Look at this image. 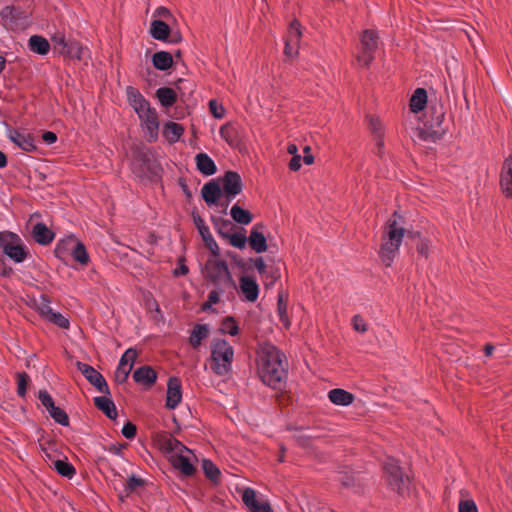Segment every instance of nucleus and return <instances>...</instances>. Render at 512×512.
Returning <instances> with one entry per match:
<instances>
[{"label": "nucleus", "instance_id": "obj_1", "mask_svg": "<svg viewBox=\"0 0 512 512\" xmlns=\"http://www.w3.org/2000/svg\"><path fill=\"white\" fill-rule=\"evenodd\" d=\"M257 372L266 386L280 390L284 387L288 371L286 356L274 345L264 343L257 350Z\"/></svg>", "mask_w": 512, "mask_h": 512}, {"label": "nucleus", "instance_id": "obj_2", "mask_svg": "<svg viewBox=\"0 0 512 512\" xmlns=\"http://www.w3.org/2000/svg\"><path fill=\"white\" fill-rule=\"evenodd\" d=\"M406 230L403 226V219L395 212L393 218L389 219L382 236L380 257L385 266L392 265L399 255V249L403 242Z\"/></svg>", "mask_w": 512, "mask_h": 512}, {"label": "nucleus", "instance_id": "obj_3", "mask_svg": "<svg viewBox=\"0 0 512 512\" xmlns=\"http://www.w3.org/2000/svg\"><path fill=\"white\" fill-rule=\"evenodd\" d=\"M160 447L171 465L185 476H192L195 472L193 452L183 443L171 435L163 437Z\"/></svg>", "mask_w": 512, "mask_h": 512}, {"label": "nucleus", "instance_id": "obj_4", "mask_svg": "<svg viewBox=\"0 0 512 512\" xmlns=\"http://www.w3.org/2000/svg\"><path fill=\"white\" fill-rule=\"evenodd\" d=\"M210 367L218 376H227L232 371L234 348L225 339L215 338L210 343Z\"/></svg>", "mask_w": 512, "mask_h": 512}, {"label": "nucleus", "instance_id": "obj_5", "mask_svg": "<svg viewBox=\"0 0 512 512\" xmlns=\"http://www.w3.org/2000/svg\"><path fill=\"white\" fill-rule=\"evenodd\" d=\"M0 252L15 264L23 263L29 257V250L22 238L14 232H0Z\"/></svg>", "mask_w": 512, "mask_h": 512}, {"label": "nucleus", "instance_id": "obj_6", "mask_svg": "<svg viewBox=\"0 0 512 512\" xmlns=\"http://www.w3.org/2000/svg\"><path fill=\"white\" fill-rule=\"evenodd\" d=\"M204 274L206 279L212 283L214 287L229 288L235 286L228 263L223 259H208L205 264Z\"/></svg>", "mask_w": 512, "mask_h": 512}, {"label": "nucleus", "instance_id": "obj_7", "mask_svg": "<svg viewBox=\"0 0 512 512\" xmlns=\"http://www.w3.org/2000/svg\"><path fill=\"white\" fill-rule=\"evenodd\" d=\"M55 254L60 259L70 254L72 258L82 266L87 265L90 260V256L84 244L72 235L61 239L56 244Z\"/></svg>", "mask_w": 512, "mask_h": 512}, {"label": "nucleus", "instance_id": "obj_8", "mask_svg": "<svg viewBox=\"0 0 512 512\" xmlns=\"http://www.w3.org/2000/svg\"><path fill=\"white\" fill-rule=\"evenodd\" d=\"M389 487L400 495L409 492L410 478L404 474L397 460L388 457L383 466Z\"/></svg>", "mask_w": 512, "mask_h": 512}, {"label": "nucleus", "instance_id": "obj_9", "mask_svg": "<svg viewBox=\"0 0 512 512\" xmlns=\"http://www.w3.org/2000/svg\"><path fill=\"white\" fill-rule=\"evenodd\" d=\"M379 36L374 30H365L360 39V49L357 55L358 63L368 67L374 60V54L378 48Z\"/></svg>", "mask_w": 512, "mask_h": 512}, {"label": "nucleus", "instance_id": "obj_10", "mask_svg": "<svg viewBox=\"0 0 512 512\" xmlns=\"http://www.w3.org/2000/svg\"><path fill=\"white\" fill-rule=\"evenodd\" d=\"M243 190V183L240 175L234 171H228L223 177V193L225 201L221 203L222 212L226 213L229 204Z\"/></svg>", "mask_w": 512, "mask_h": 512}, {"label": "nucleus", "instance_id": "obj_11", "mask_svg": "<svg viewBox=\"0 0 512 512\" xmlns=\"http://www.w3.org/2000/svg\"><path fill=\"white\" fill-rule=\"evenodd\" d=\"M78 370L86 378V380L93 385L100 393L109 394V386L100 372L89 364L77 362Z\"/></svg>", "mask_w": 512, "mask_h": 512}, {"label": "nucleus", "instance_id": "obj_12", "mask_svg": "<svg viewBox=\"0 0 512 512\" xmlns=\"http://www.w3.org/2000/svg\"><path fill=\"white\" fill-rule=\"evenodd\" d=\"M126 96L129 104L138 115V118L148 114L155 108H153L149 101L141 94V92L132 86L126 88Z\"/></svg>", "mask_w": 512, "mask_h": 512}, {"label": "nucleus", "instance_id": "obj_13", "mask_svg": "<svg viewBox=\"0 0 512 512\" xmlns=\"http://www.w3.org/2000/svg\"><path fill=\"white\" fill-rule=\"evenodd\" d=\"M242 501L251 512H272L269 502L259 497L256 490L251 487L244 488Z\"/></svg>", "mask_w": 512, "mask_h": 512}, {"label": "nucleus", "instance_id": "obj_14", "mask_svg": "<svg viewBox=\"0 0 512 512\" xmlns=\"http://www.w3.org/2000/svg\"><path fill=\"white\" fill-rule=\"evenodd\" d=\"M7 136L12 143L25 152H33L36 150L34 137L29 133L17 129H9Z\"/></svg>", "mask_w": 512, "mask_h": 512}, {"label": "nucleus", "instance_id": "obj_15", "mask_svg": "<svg viewBox=\"0 0 512 512\" xmlns=\"http://www.w3.org/2000/svg\"><path fill=\"white\" fill-rule=\"evenodd\" d=\"M143 132L148 136L149 141L158 138L159 120L156 109L139 118Z\"/></svg>", "mask_w": 512, "mask_h": 512}, {"label": "nucleus", "instance_id": "obj_16", "mask_svg": "<svg viewBox=\"0 0 512 512\" xmlns=\"http://www.w3.org/2000/svg\"><path fill=\"white\" fill-rule=\"evenodd\" d=\"M239 289L246 301L255 302L258 299L259 285L253 276H241L239 279Z\"/></svg>", "mask_w": 512, "mask_h": 512}, {"label": "nucleus", "instance_id": "obj_17", "mask_svg": "<svg viewBox=\"0 0 512 512\" xmlns=\"http://www.w3.org/2000/svg\"><path fill=\"white\" fill-rule=\"evenodd\" d=\"M181 400V382L177 377H170L167 382L166 407L168 409H175Z\"/></svg>", "mask_w": 512, "mask_h": 512}, {"label": "nucleus", "instance_id": "obj_18", "mask_svg": "<svg viewBox=\"0 0 512 512\" xmlns=\"http://www.w3.org/2000/svg\"><path fill=\"white\" fill-rule=\"evenodd\" d=\"M500 186L506 197H512V155L508 157L502 166Z\"/></svg>", "mask_w": 512, "mask_h": 512}, {"label": "nucleus", "instance_id": "obj_19", "mask_svg": "<svg viewBox=\"0 0 512 512\" xmlns=\"http://www.w3.org/2000/svg\"><path fill=\"white\" fill-rule=\"evenodd\" d=\"M201 195L207 205H215L222 195V189L214 180L209 181L201 188Z\"/></svg>", "mask_w": 512, "mask_h": 512}, {"label": "nucleus", "instance_id": "obj_20", "mask_svg": "<svg viewBox=\"0 0 512 512\" xmlns=\"http://www.w3.org/2000/svg\"><path fill=\"white\" fill-rule=\"evenodd\" d=\"M133 379L140 385L150 387L156 382L157 374L152 367L141 366L134 371Z\"/></svg>", "mask_w": 512, "mask_h": 512}, {"label": "nucleus", "instance_id": "obj_21", "mask_svg": "<svg viewBox=\"0 0 512 512\" xmlns=\"http://www.w3.org/2000/svg\"><path fill=\"white\" fill-rule=\"evenodd\" d=\"M259 228H262V226L257 224L251 229L248 242L251 249L256 253H263L267 250V241Z\"/></svg>", "mask_w": 512, "mask_h": 512}, {"label": "nucleus", "instance_id": "obj_22", "mask_svg": "<svg viewBox=\"0 0 512 512\" xmlns=\"http://www.w3.org/2000/svg\"><path fill=\"white\" fill-rule=\"evenodd\" d=\"M197 170L205 176L214 175L217 171L214 160L206 153H198L195 157Z\"/></svg>", "mask_w": 512, "mask_h": 512}, {"label": "nucleus", "instance_id": "obj_23", "mask_svg": "<svg viewBox=\"0 0 512 512\" xmlns=\"http://www.w3.org/2000/svg\"><path fill=\"white\" fill-rule=\"evenodd\" d=\"M28 49L38 55H47L50 51L48 40L41 35H32L28 39Z\"/></svg>", "mask_w": 512, "mask_h": 512}, {"label": "nucleus", "instance_id": "obj_24", "mask_svg": "<svg viewBox=\"0 0 512 512\" xmlns=\"http://www.w3.org/2000/svg\"><path fill=\"white\" fill-rule=\"evenodd\" d=\"M94 405L101 410L109 419H116L118 413L115 403L110 397L98 396L94 398Z\"/></svg>", "mask_w": 512, "mask_h": 512}, {"label": "nucleus", "instance_id": "obj_25", "mask_svg": "<svg viewBox=\"0 0 512 512\" xmlns=\"http://www.w3.org/2000/svg\"><path fill=\"white\" fill-rule=\"evenodd\" d=\"M328 399L335 405L348 406L352 404L354 395L344 389L335 388L328 392Z\"/></svg>", "mask_w": 512, "mask_h": 512}, {"label": "nucleus", "instance_id": "obj_26", "mask_svg": "<svg viewBox=\"0 0 512 512\" xmlns=\"http://www.w3.org/2000/svg\"><path fill=\"white\" fill-rule=\"evenodd\" d=\"M32 234L34 240L41 245H47L54 239V233L44 223L34 225Z\"/></svg>", "mask_w": 512, "mask_h": 512}, {"label": "nucleus", "instance_id": "obj_27", "mask_svg": "<svg viewBox=\"0 0 512 512\" xmlns=\"http://www.w3.org/2000/svg\"><path fill=\"white\" fill-rule=\"evenodd\" d=\"M170 26L162 20H153L150 26V35L158 41H167L170 34Z\"/></svg>", "mask_w": 512, "mask_h": 512}, {"label": "nucleus", "instance_id": "obj_28", "mask_svg": "<svg viewBox=\"0 0 512 512\" xmlns=\"http://www.w3.org/2000/svg\"><path fill=\"white\" fill-rule=\"evenodd\" d=\"M209 335V327L206 324H196L191 330L189 343L193 348H198Z\"/></svg>", "mask_w": 512, "mask_h": 512}, {"label": "nucleus", "instance_id": "obj_29", "mask_svg": "<svg viewBox=\"0 0 512 512\" xmlns=\"http://www.w3.org/2000/svg\"><path fill=\"white\" fill-rule=\"evenodd\" d=\"M153 66L160 71H167L173 65V57L167 51H158L152 56Z\"/></svg>", "mask_w": 512, "mask_h": 512}, {"label": "nucleus", "instance_id": "obj_30", "mask_svg": "<svg viewBox=\"0 0 512 512\" xmlns=\"http://www.w3.org/2000/svg\"><path fill=\"white\" fill-rule=\"evenodd\" d=\"M52 41L55 43V45L64 48H68L66 51L67 54L76 57L77 59L81 58V47L78 45V43H68L65 39V36L63 34H56L52 37Z\"/></svg>", "mask_w": 512, "mask_h": 512}, {"label": "nucleus", "instance_id": "obj_31", "mask_svg": "<svg viewBox=\"0 0 512 512\" xmlns=\"http://www.w3.org/2000/svg\"><path fill=\"white\" fill-rule=\"evenodd\" d=\"M427 104V92L424 88H417L410 99V110L413 113L422 111Z\"/></svg>", "mask_w": 512, "mask_h": 512}, {"label": "nucleus", "instance_id": "obj_32", "mask_svg": "<svg viewBox=\"0 0 512 512\" xmlns=\"http://www.w3.org/2000/svg\"><path fill=\"white\" fill-rule=\"evenodd\" d=\"M163 133L170 143H176L183 135L184 128L181 124L171 121L165 124Z\"/></svg>", "mask_w": 512, "mask_h": 512}, {"label": "nucleus", "instance_id": "obj_33", "mask_svg": "<svg viewBox=\"0 0 512 512\" xmlns=\"http://www.w3.org/2000/svg\"><path fill=\"white\" fill-rule=\"evenodd\" d=\"M230 215L235 222L241 225H248L253 220L251 212L246 209H243L238 204H234L231 207Z\"/></svg>", "mask_w": 512, "mask_h": 512}, {"label": "nucleus", "instance_id": "obj_34", "mask_svg": "<svg viewBox=\"0 0 512 512\" xmlns=\"http://www.w3.org/2000/svg\"><path fill=\"white\" fill-rule=\"evenodd\" d=\"M157 99L163 107H171L175 104L177 96L175 91L169 87H161L156 91Z\"/></svg>", "mask_w": 512, "mask_h": 512}, {"label": "nucleus", "instance_id": "obj_35", "mask_svg": "<svg viewBox=\"0 0 512 512\" xmlns=\"http://www.w3.org/2000/svg\"><path fill=\"white\" fill-rule=\"evenodd\" d=\"M198 233L200 234L203 242L205 243L206 247L209 249V251L212 253L213 256L219 255V246L214 239L213 235L210 232V229L207 225L200 228L198 230Z\"/></svg>", "mask_w": 512, "mask_h": 512}, {"label": "nucleus", "instance_id": "obj_36", "mask_svg": "<svg viewBox=\"0 0 512 512\" xmlns=\"http://www.w3.org/2000/svg\"><path fill=\"white\" fill-rule=\"evenodd\" d=\"M34 307L37 313L46 321L54 312L51 301L45 295H41L38 300H35Z\"/></svg>", "mask_w": 512, "mask_h": 512}, {"label": "nucleus", "instance_id": "obj_37", "mask_svg": "<svg viewBox=\"0 0 512 512\" xmlns=\"http://www.w3.org/2000/svg\"><path fill=\"white\" fill-rule=\"evenodd\" d=\"M211 221L217 233L222 238L226 239L230 235L232 224L229 220L217 216H211Z\"/></svg>", "mask_w": 512, "mask_h": 512}, {"label": "nucleus", "instance_id": "obj_38", "mask_svg": "<svg viewBox=\"0 0 512 512\" xmlns=\"http://www.w3.org/2000/svg\"><path fill=\"white\" fill-rule=\"evenodd\" d=\"M54 469L63 477L71 479L76 474L74 466L67 460L58 459L53 462Z\"/></svg>", "mask_w": 512, "mask_h": 512}, {"label": "nucleus", "instance_id": "obj_39", "mask_svg": "<svg viewBox=\"0 0 512 512\" xmlns=\"http://www.w3.org/2000/svg\"><path fill=\"white\" fill-rule=\"evenodd\" d=\"M239 326L235 318L232 316L225 317L219 328V332L224 335L236 336L239 334Z\"/></svg>", "mask_w": 512, "mask_h": 512}, {"label": "nucleus", "instance_id": "obj_40", "mask_svg": "<svg viewBox=\"0 0 512 512\" xmlns=\"http://www.w3.org/2000/svg\"><path fill=\"white\" fill-rule=\"evenodd\" d=\"M219 134L229 145H234L237 142V128L233 123L228 122L222 125Z\"/></svg>", "mask_w": 512, "mask_h": 512}, {"label": "nucleus", "instance_id": "obj_41", "mask_svg": "<svg viewBox=\"0 0 512 512\" xmlns=\"http://www.w3.org/2000/svg\"><path fill=\"white\" fill-rule=\"evenodd\" d=\"M225 287H214L208 294L207 301L202 305L203 311H210L212 306L220 301V297L224 294Z\"/></svg>", "mask_w": 512, "mask_h": 512}, {"label": "nucleus", "instance_id": "obj_42", "mask_svg": "<svg viewBox=\"0 0 512 512\" xmlns=\"http://www.w3.org/2000/svg\"><path fill=\"white\" fill-rule=\"evenodd\" d=\"M202 469L207 478L213 482H217L220 477L219 468L209 459H203Z\"/></svg>", "mask_w": 512, "mask_h": 512}, {"label": "nucleus", "instance_id": "obj_43", "mask_svg": "<svg viewBox=\"0 0 512 512\" xmlns=\"http://www.w3.org/2000/svg\"><path fill=\"white\" fill-rule=\"evenodd\" d=\"M143 484L142 479L132 475L128 478L127 482L124 484L123 490L119 493V497L123 500V497L128 496L131 492H133L137 487Z\"/></svg>", "mask_w": 512, "mask_h": 512}, {"label": "nucleus", "instance_id": "obj_44", "mask_svg": "<svg viewBox=\"0 0 512 512\" xmlns=\"http://www.w3.org/2000/svg\"><path fill=\"white\" fill-rule=\"evenodd\" d=\"M48 413L53 418V420L61 426L69 425V417L67 413L60 407L54 406L48 411Z\"/></svg>", "mask_w": 512, "mask_h": 512}, {"label": "nucleus", "instance_id": "obj_45", "mask_svg": "<svg viewBox=\"0 0 512 512\" xmlns=\"http://www.w3.org/2000/svg\"><path fill=\"white\" fill-rule=\"evenodd\" d=\"M280 275L281 274L279 268L274 265H270L266 273L262 275L264 278V285L266 287L273 286L276 283V281L280 278Z\"/></svg>", "mask_w": 512, "mask_h": 512}, {"label": "nucleus", "instance_id": "obj_46", "mask_svg": "<svg viewBox=\"0 0 512 512\" xmlns=\"http://www.w3.org/2000/svg\"><path fill=\"white\" fill-rule=\"evenodd\" d=\"M229 240L230 244L238 249H243L246 247L248 242V238L244 233L241 232H233L226 238Z\"/></svg>", "mask_w": 512, "mask_h": 512}, {"label": "nucleus", "instance_id": "obj_47", "mask_svg": "<svg viewBox=\"0 0 512 512\" xmlns=\"http://www.w3.org/2000/svg\"><path fill=\"white\" fill-rule=\"evenodd\" d=\"M138 353L135 348H128L123 355L120 358L119 364L124 367H133L136 359H137Z\"/></svg>", "mask_w": 512, "mask_h": 512}, {"label": "nucleus", "instance_id": "obj_48", "mask_svg": "<svg viewBox=\"0 0 512 512\" xmlns=\"http://www.w3.org/2000/svg\"><path fill=\"white\" fill-rule=\"evenodd\" d=\"M301 35L302 31L300 23L297 20H293L290 23L286 40H291L295 43H299Z\"/></svg>", "mask_w": 512, "mask_h": 512}, {"label": "nucleus", "instance_id": "obj_49", "mask_svg": "<svg viewBox=\"0 0 512 512\" xmlns=\"http://www.w3.org/2000/svg\"><path fill=\"white\" fill-rule=\"evenodd\" d=\"M17 395L24 398L26 396L29 377L25 372L17 373Z\"/></svg>", "mask_w": 512, "mask_h": 512}, {"label": "nucleus", "instance_id": "obj_50", "mask_svg": "<svg viewBox=\"0 0 512 512\" xmlns=\"http://www.w3.org/2000/svg\"><path fill=\"white\" fill-rule=\"evenodd\" d=\"M47 321L63 329L69 328L70 325L69 319L65 315L55 311L47 319Z\"/></svg>", "mask_w": 512, "mask_h": 512}, {"label": "nucleus", "instance_id": "obj_51", "mask_svg": "<svg viewBox=\"0 0 512 512\" xmlns=\"http://www.w3.org/2000/svg\"><path fill=\"white\" fill-rule=\"evenodd\" d=\"M277 304H278L277 310H278L279 319H280L281 323L283 324V326L288 328L290 326V321H289L288 314H287V305L281 297H279Z\"/></svg>", "mask_w": 512, "mask_h": 512}, {"label": "nucleus", "instance_id": "obj_52", "mask_svg": "<svg viewBox=\"0 0 512 512\" xmlns=\"http://www.w3.org/2000/svg\"><path fill=\"white\" fill-rule=\"evenodd\" d=\"M209 109L211 114L217 119H221L225 115V108L215 99L209 101Z\"/></svg>", "mask_w": 512, "mask_h": 512}, {"label": "nucleus", "instance_id": "obj_53", "mask_svg": "<svg viewBox=\"0 0 512 512\" xmlns=\"http://www.w3.org/2000/svg\"><path fill=\"white\" fill-rule=\"evenodd\" d=\"M38 399L41 404L49 411L51 408L55 406L54 401L51 395L46 390H40L38 393Z\"/></svg>", "mask_w": 512, "mask_h": 512}, {"label": "nucleus", "instance_id": "obj_54", "mask_svg": "<svg viewBox=\"0 0 512 512\" xmlns=\"http://www.w3.org/2000/svg\"><path fill=\"white\" fill-rule=\"evenodd\" d=\"M459 512H478L477 505L474 500H461L458 505Z\"/></svg>", "mask_w": 512, "mask_h": 512}, {"label": "nucleus", "instance_id": "obj_55", "mask_svg": "<svg viewBox=\"0 0 512 512\" xmlns=\"http://www.w3.org/2000/svg\"><path fill=\"white\" fill-rule=\"evenodd\" d=\"M132 368L130 367H122L120 364L118 365L115 372V379L119 383H123L127 380Z\"/></svg>", "mask_w": 512, "mask_h": 512}, {"label": "nucleus", "instance_id": "obj_56", "mask_svg": "<svg viewBox=\"0 0 512 512\" xmlns=\"http://www.w3.org/2000/svg\"><path fill=\"white\" fill-rule=\"evenodd\" d=\"M352 325H353V328L357 331V332H361V333H364L367 331L368 327H367V324L366 322L364 321V319L359 316V315H355L353 316L352 318Z\"/></svg>", "mask_w": 512, "mask_h": 512}, {"label": "nucleus", "instance_id": "obj_57", "mask_svg": "<svg viewBox=\"0 0 512 512\" xmlns=\"http://www.w3.org/2000/svg\"><path fill=\"white\" fill-rule=\"evenodd\" d=\"M369 127H370L371 131L375 134V136L380 139L383 132H382V124L379 121V119L371 117L369 120Z\"/></svg>", "mask_w": 512, "mask_h": 512}, {"label": "nucleus", "instance_id": "obj_58", "mask_svg": "<svg viewBox=\"0 0 512 512\" xmlns=\"http://www.w3.org/2000/svg\"><path fill=\"white\" fill-rule=\"evenodd\" d=\"M136 426L131 423V422H127L123 428H122V435L127 438V439H133L136 435Z\"/></svg>", "mask_w": 512, "mask_h": 512}, {"label": "nucleus", "instance_id": "obj_59", "mask_svg": "<svg viewBox=\"0 0 512 512\" xmlns=\"http://www.w3.org/2000/svg\"><path fill=\"white\" fill-rule=\"evenodd\" d=\"M298 44L299 43H295L291 40H286L284 48L285 55L289 57L295 56L298 53Z\"/></svg>", "mask_w": 512, "mask_h": 512}, {"label": "nucleus", "instance_id": "obj_60", "mask_svg": "<svg viewBox=\"0 0 512 512\" xmlns=\"http://www.w3.org/2000/svg\"><path fill=\"white\" fill-rule=\"evenodd\" d=\"M254 266L257 269L258 273L260 275H263L266 273L267 269L270 267L267 265L262 257H258L254 261Z\"/></svg>", "mask_w": 512, "mask_h": 512}, {"label": "nucleus", "instance_id": "obj_61", "mask_svg": "<svg viewBox=\"0 0 512 512\" xmlns=\"http://www.w3.org/2000/svg\"><path fill=\"white\" fill-rule=\"evenodd\" d=\"M189 272L187 265L185 264V260L179 259V266L174 270L175 276H184Z\"/></svg>", "mask_w": 512, "mask_h": 512}, {"label": "nucleus", "instance_id": "obj_62", "mask_svg": "<svg viewBox=\"0 0 512 512\" xmlns=\"http://www.w3.org/2000/svg\"><path fill=\"white\" fill-rule=\"evenodd\" d=\"M340 482L342 483L343 486H345L347 488L352 487L355 482L354 474L351 473V474H345V475L341 476Z\"/></svg>", "mask_w": 512, "mask_h": 512}, {"label": "nucleus", "instance_id": "obj_63", "mask_svg": "<svg viewBox=\"0 0 512 512\" xmlns=\"http://www.w3.org/2000/svg\"><path fill=\"white\" fill-rule=\"evenodd\" d=\"M417 252L424 257L428 256L429 244L426 240H420V242L417 244Z\"/></svg>", "mask_w": 512, "mask_h": 512}, {"label": "nucleus", "instance_id": "obj_64", "mask_svg": "<svg viewBox=\"0 0 512 512\" xmlns=\"http://www.w3.org/2000/svg\"><path fill=\"white\" fill-rule=\"evenodd\" d=\"M154 16H157V17H160V18H164V19H169L172 17V14L171 12L169 11V9H167L166 7L164 6H160L158 7L155 12H154Z\"/></svg>", "mask_w": 512, "mask_h": 512}]
</instances>
